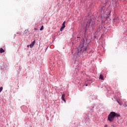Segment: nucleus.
I'll return each mask as SVG.
<instances>
[{"label":"nucleus","instance_id":"nucleus-15","mask_svg":"<svg viewBox=\"0 0 127 127\" xmlns=\"http://www.w3.org/2000/svg\"><path fill=\"white\" fill-rule=\"evenodd\" d=\"M34 29H35V30H37V29L36 28H35Z\"/></svg>","mask_w":127,"mask_h":127},{"label":"nucleus","instance_id":"nucleus-7","mask_svg":"<svg viewBox=\"0 0 127 127\" xmlns=\"http://www.w3.org/2000/svg\"><path fill=\"white\" fill-rule=\"evenodd\" d=\"M99 79H100V80H104V76H103V75L100 74Z\"/></svg>","mask_w":127,"mask_h":127},{"label":"nucleus","instance_id":"nucleus-17","mask_svg":"<svg viewBox=\"0 0 127 127\" xmlns=\"http://www.w3.org/2000/svg\"><path fill=\"white\" fill-rule=\"evenodd\" d=\"M27 47H29V45H28V46H27Z\"/></svg>","mask_w":127,"mask_h":127},{"label":"nucleus","instance_id":"nucleus-13","mask_svg":"<svg viewBox=\"0 0 127 127\" xmlns=\"http://www.w3.org/2000/svg\"><path fill=\"white\" fill-rule=\"evenodd\" d=\"M63 101H64L65 102V98H62Z\"/></svg>","mask_w":127,"mask_h":127},{"label":"nucleus","instance_id":"nucleus-10","mask_svg":"<svg viewBox=\"0 0 127 127\" xmlns=\"http://www.w3.org/2000/svg\"><path fill=\"white\" fill-rule=\"evenodd\" d=\"M28 31V30H25L23 34H25L26 33V32H27Z\"/></svg>","mask_w":127,"mask_h":127},{"label":"nucleus","instance_id":"nucleus-18","mask_svg":"<svg viewBox=\"0 0 127 127\" xmlns=\"http://www.w3.org/2000/svg\"><path fill=\"white\" fill-rule=\"evenodd\" d=\"M86 86H88V84H87Z\"/></svg>","mask_w":127,"mask_h":127},{"label":"nucleus","instance_id":"nucleus-6","mask_svg":"<svg viewBox=\"0 0 127 127\" xmlns=\"http://www.w3.org/2000/svg\"><path fill=\"white\" fill-rule=\"evenodd\" d=\"M4 50H3L2 48H0V53H4Z\"/></svg>","mask_w":127,"mask_h":127},{"label":"nucleus","instance_id":"nucleus-5","mask_svg":"<svg viewBox=\"0 0 127 127\" xmlns=\"http://www.w3.org/2000/svg\"><path fill=\"white\" fill-rule=\"evenodd\" d=\"M34 44H35V40H34V41H33L32 43L30 44V48H32V47H33V46H34Z\"/></svg>","mask_w":127,"mask_h":127},{"label":"nucleus","instance_id":"nucleus-1","mask_svg":"<svg viewBox=\"0 0 127 127\" xmlns=\"http://www.w3.org/2000/svg\"><path fill=\"white\" fill-rule=\"evenodd\" d=\"M121 115L115 112H111L108 116V120L110 121V123L114 122L115 118H120Z\"/></svg>","mask_w":127,"mask_h":127},{"label":"nucleus","instance_id":"nucleus-3","mask_svg":"<svg viewBox=\"0 0 127 127\" xmlns=\"http://www.w3.org/2000/svg\"><path fill=\"white\" fill-rule=\"evenodd\" d=\"M78 50H80L81 52H84V51H86V50H87V46H85L84 43H81L79 45Z\"/></svg>","mask_w":127,"mask_h":127},{"label":"nucleus","instance_id":"nucleus-11","mask_svg":"<svg viewBox=\"0 0 127 127\" xmlns=\"http://www.w3.org/2000/svg\"><path fill=\"white\" fill-rule=\"evenodd\" d=\"M3 89V88L2 87H0V93L1 92V91H2Z\"/></svg>","mask_w":127,"mask_h":127},{"label":"nucleus","instance_id":"nucleus-4","mask_svg":"<svg viewBox=\"0 0 127 127\" xmlns=\"http://www.w3.org/2000/svg\"><path fill=\"white\" fill-rule=\"evenodd\" d=\"M65 23H66V22L64 21L63 22V23L62 24V27L61 28V31H62L64 29V28H65Z\"/></svg>","mask_w":127,"mask_h":127},{"label":"nucleus","instance_id":"nucleus-12","mask_svg":"<svg viewBox=\"0 0 127 127\" xmlns=\"http://www.w3.org/2000/svg\"><path fill=\"white\" fill-rule=\"evenodd\" d=\"M117 102L118 103V104H119V105H122V103H121V102L119 101V100H117Z\"/></svg>","mask_w":127,"mask_h":127},{"label":"nucleus","instance_id":"nucleus-8","mask_svg":"<svg viewBox=\"0 0 127 127\" xmlns=\"http://www.w3.org/2000/svg\"><path fill=\"white\" fill-rule=\"evenodd\" d=\"M65 98V94H64L62 96V99L64 98Z\"/></svg>","mask_w":127,"mask_h":127},{"label":"nucleus","instance_id":"nucleus-16","mask_svg":"<svg viewBox=\"0 0 127 127\" xmlns=\"http://www.w3.org/2000/svg\"><path fill=\"white\" fill-rule=\"evenodd\" d=\"M126 107H127V105H125V108H126Z\"/></svg>","mask_w":127,"mask_h":127},{"label":"nucleus","instance_id":"nucleus-14","mask_svg":"<svg viewBox=\"0 0 127 127\" xmlns=\"http://www.w3.org/2000/svg\"><path fill=\"white\" fill-rule=\"evenodd\" d=\"M104 127H108V125H105L104 126Z\"/></svg>","mask_w":127,"mask_h":127},{"label":"nucleus","instance_id":"nucleus-2","mask_svg":"<svg viewBox=\"0 0 127 127\" xmlns=\"http://www.w3.org/2000/svg\"><path fill=\"white\" fill-rule=\"evenodd\" d=\"M96 24V23L95 22V21L93 19H90L87 22L86 25V28H89L90 27H93L94 25Z\"/></svg>","mask_w":127,"mask_h":127},{"label":"nucleus","instance_id":"nucleus-9","mask_svg":"<svg viewBox=\"0 0 127 127\" xmlns=\"http://www.w3.org/2000/svg\"><path fill=\"white\" fill-rule=\"evenodd\" d=\"M43 29H44V26L43 25H42L40 28V30H43Z\"/></svg>","mask_w":127,"mask_h":127},{"label":"nucleus","instance_id":"nucleus-19","mask_svg":"<svg viewBox=\"0 0 127 127\" xmlns=\"http://www.w3.org/2000/svg\"><path fill=\"white\" fill-rule=\"evenodd\" d=\"M113 127H115L114 126H113Z\"/></svg>","mask_w":127,"mask_h":127}]
</instances>
